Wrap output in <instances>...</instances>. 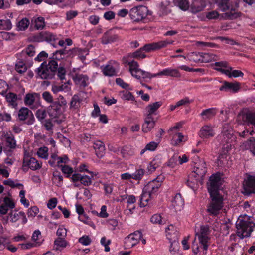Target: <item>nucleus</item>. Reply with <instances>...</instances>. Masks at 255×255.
I'll use <instances>...</instances> for the list:
<instances>
[{"mask_svg":"<svg viewBox=\"0 0 255 255\" xmlns=\"http://www.w3.org/2000/svg\"><path fill=\"white\" fill-rule=\"evenodd\" d=\"M78 242L83 245L87 246L91 244L92 241L88 236L84 235L79 239Z\"/></svg>","mask_w":255,"mask_h":255,"instance_id":"052dcab7","label":"nucleus"},{"mask_svg":"<svg viewBox=\"0 0 255 255\" xmlns=\"http://www.w3.org/2000/svg\"><path fill=\"white\" fill-rule=\"evenodd\" d=\"M56 36L53 33L46 31H42L33 36L32 40L34 42H51L55 40Z\"/></svg>","mask_w":255,"mask_h":255,"instance_id":"9d476101","label":"nucleus"},{"mask_svg":"<svg viewBox=\"0 0 255 255\" xmlns=\"http://www.w3.org/2000/svg\"><path fill=\"white\" fill-rule=\"evenodd\" d=\"M74 52V55H78L81 61H83L86 58V55L88 54L87 50L85 48L84 49H79L78 48H73Z\"/></svg>","mask_w":255,"mask_h":255,"instance_id":"58836bf2","label":"nucleus"},{"mask_svg":"<svg viewBox=\"0 0 255 255\" xmlns=\"http://www.w3.org/2000/svg\"><path fill=\"white\" fill-rule=\"evenodd\" d=\"M42 97L45 101L49 103L53 102V97L51 94L48 91H45L42 93Z\"/></svg>","mask_w":255,"mask_h":255,"instance_id":"69168bd1","label":"nucleus"},{"mask_svg":"<svg viewBox=\"0 0 255 255\" xmlns=\"http://www.w3.org/2000/svg\"><path fill=\"white\" fill-rule=\"evenodd\" d=\"M93 148L95 151V154L98 158H102L105 154V145L101 141H97L94 143Z\"/></svg>","mask_w":255,"mask_h":255,"instance_id":"412c9836","label":"nucleus"},{"mask_svg":"<svg viewBox=\"0 0 255 255\" xmlns=\"http://www.w3.org/2000/svg\"><path fill=\"white\" fill-rule=\"evenodd\" d=\"M119 37L117 34H112L110 31L105 33L102 38V43L107 44L116 42L118 40Z\"/></svg>","mask_w":255,"mask_h":255,"instance_id":"393cba45","label":"nucleus"},{"mask_svg":"<svg viewBox=\"0 0 255 255\" xmlns=\"http://www.w3.org/2000/svg\"><path fill=\"white\" fill-rule=\"evenodd\" d=\"M35 27L37 29H42L45 26L44 19L39 17L34 19Z\"/></svg>","mask_w":255,"mask_h":255,"instance_id":"864d4df0","label":"nucleus"},{"mask_svg":"<svg viewBox=\"0 0 255 255\" xmlns=\"http://www.w3.org/2000/svg\"><path fill=\"white\" fill-rule=\"evenodd\" d=\"M214 135L213 128L208 125L203 126L199 132V136L202 138H209Z\"/></svg>","mask_w":255,"mask_h":255,"instance_id":"a211bd4d","label":"nucleus"},{"mask_svg":"<svg viewBox=\"0 0 255 255\" xmlns=\"http://www.w3.org/2000/svg\"><path fill=\"white\" fill-rule=\"evenodd\" d=\"M12 27V24L9 19L0 20V29L8 30Z\"/></svg>","mask_w":255,"mask_h":255,"instance_id":"a18cd8bd","label":"nucleus"},{"mask_svg":"<svg viewBox=\"0 0 255 255\" xmlns=\"http://www.w3.org/2000/svg\"><path fill=\"white\" fill-rule=\"evenodd\" d=\"M155 124V121L154 120L153 117L146 116L142 125V131L145 133L149 132L154 128Z\"/></svg>","mask_w":255,"mask_h":255,"instance_id":"6ab92c4d","label":"nucleus"},{"mask_svg":"<svg viewBox=\"0 0 255 255\" xmlns=\"http://www.w3.org/2000/svg\"><path fill=\"white\" fill-rule=\"evenodd\" d=\"M152 194L147 190H145V187L143 189L142 193L140 197V206L145 207L148 203V201L151 198Z\"/></svg>","mask_w":255,"mask_h":255,"instance_id":"cd10ccee","label":"nucleus"},{"mask_svg":"<svg viewBox=\"0 0 255 255\" xmlns=\"http://www.w3.org/2000/svg\"><path fill=\"white\" fill-rule=\"evenodd\" d=\"M58 66L57 61L50 59L48 63L44 61L35 72L37 77L41 79H52L55 77Z\"/></svg>","mask_w":255,"mask_h":255,"instance_id":"f03ea898","label":"nucleus"},{"mask_svg":"<svg viewBox=\"0 0 255 255\" xmlns=\"http://www.w3.org/2000/svg\"><path fill=\"white\" fill-rule=\"evenodd\" d=\"M11 119V115L9 113L6 112L0 113V123L3 121L7 122H10Z\"/></svg>","mask_w":255,"mask_h":255,"instance_id":"e2e57ef3","label":"nucleus"},{"mask_svg":"<svg viewBox=\"0 0 255 255\" xmlns=\"http://www.w3.org/2000/svg\"><path fill=\"white\" fill-rule=\"evenodd\" d=\"M22 53L26 54L29 57L33 56L35 53V47L32 45H29Z\"/></svg>","mask_w":255,"mask_h":255,"instance_id":"4d7b16f0","label":"nucleus"},{"mask_svg":"<svg viewBox=\"0 0 255 255\" xmlns=\"http://www.w3.org/2000/svg\"><path fill=\"white\" fill-rule=\"evenodd\" d=\"M240 88V84L239 82L230 83L227 81H224L223 84L219 90L222 91H232L237 92Z\"/></svg>","mask_w":255,"mask_h":255,"instance_id":"dca6fc26","label":"nucleus"},{"mask_svg":"<svg viewBox=\"0 0 255 255\" xmlns=\"http://www.w3.org/2000/svg\"><path fill=\"white\" fill-rule=\"evenodd\" d=\"M23 166H28L33 170H37L41 167L40 164L34 158H29L28 156L25 155L23 160Z\"/></svg>","mask_w":255,"mask_h":255,"instance_id":"4468645a","label":"nucleus"},{"mask_svg":"<svg viewBox=\"0 0 255 255\" xmlns=\"http://www.w3.org/2000/svg\"><path fill=\"white\" fill-rule=\"evenodd\" d=\"M216 110L215 108L206 109L201 113V116L205 120L210 119L215 116L216 114Z\"/></svg>","mask_w":255,"mask_h":255,"instance_id":"2f4dec72","label":"nucleus"},{"mask_svg":"<svg viewBox=\"0 0 255 255\" xmlns=\"http://www.w3.org/2000/svg\"><path fill=\"white\" fill-rule=\"evenodd\" d=\"M8 209H13L15 207V203L9 198L5 197L3 199V203H2Z\"/></svg>","mask_w":255,"mask_h":255,"instance_id":"13d9d810","label":"nucleus"},{"mask_svg":"<svg viewBox=\"0 0 255 255\" xmlns=\"http://www.w3.org/2000/svg\"><path fill=\"white\" fill-rule=\"evenodd\" d=\"M173 41H160L158 42L152 43L145 44L141 47V50L145 52H150L151 51L160 49L165 47L168 44L173 43Z\"/></svg>","mask_w":255,"mask_h":255,"instance_id":"1a4fd4ad","label":"nucleus"},{"mask_svg":"<svg viewBox=\"0 0 255 255\" xmlns=\"http://www.w3.org/2000/svg\"><path fill=\"white\" fill-rule=\"evenodd\" d=\"M10 217V221L12 222H15L19 219V214H17L16 212L13 213V211H11L9 214L8 216L7 217L6 220H5V223H7L8 222V217Z\"/></svg>","mask_w":255,"mask_h":255,"instance_id":"680f3d73","label":"nucleus"},{"mask_svg":"<svg viewBox=\"0 0 255 255\" xmlns=\"http://www.w3.org/2000/svg\"><path fill=\"white\" fill-rule=\"evenodd\" d=\"M233 136V130L230 128L228 124H225L223 127V130L221 135L218 136L221 140L223 144L228 143Z\"/></svg>","mask_w":255,"mask_h":255,"instance_id":"9b49d317","label":"nucleus"},{"mask_svg":"<svg viewBox=\"0 0 255 255\" xmlns=\"http://www.w3.org/2000/svg\"><path fill=\"white\" fill-rule=\"evenodd\" d=\"M56 234L58 236V238H65L67 235V230L63 227H60L58 229Z\"/></svg>","mask_w":255,"mask_h":255,"instance_id":"338daca9","label":"nucleus"},{"mask_svg":"<svg viewBox=\"0 0 255 255\" xmlns=\"http://www.w3.org/2000/svg\"><path fill=\"white\" fill-rule=\"evenodd\" d=\"M145 174V170L143 169H136L135 172L132 174V179L136 180H141Z\"/></svg>","mask_w":255,"mask_h":255,"instance_id":"09e8293b","label":"nucleus"},{"mask_svg":"<svg viewBox=\"0 0 255 255\" xmlns=\"http://www.w3.org/2000/svg\"><path fill=\"white\" fill-rule=\"evenodd\" d=\"M162 102L158 101L148 105L145 109L147 111V116L149 117H153V115L155 114V112L162 106Z\"/></svg>","mask_w":255,"mask_h":255,"instance_id":"5701e85b","label":"nucleus"},{"mask_svg":"<svg viewBox=\"0 0 255 255\" xmlns=\"http://www.w3.org/2000/svg\"><path fill=\"white\" fill-rule=\"evenodd\" d=\"M210 232L211 231L209 225H202L200 227V232L196 233V236H209Z\"/></svg>","mask_w":255,"mask_h":255,"instance_id":"c03bdc74","label":"nucleus"},{"mask_svg":"<svg viewBox=\"0 0 255 255\" xmlns=\"http://www.w3.org/2000/svg\"><path fill=\"white\" fill-rule=\"evenodd\" d=\"M197 236L198 237L199 243L203 246L204 250L207 251L209 246L208 242L210 239L209 236Z\"/></svg>","mask_w":255,"mask_h":255,"instance_id":"49530a36","label":"nucleus"},{"mask_svg":"<svg viewBox=\"0 0 255 255\" xmlns=\"http://www.w3.org/2000/svg\"><path fill=\"white\" fill-rule=\"evenodd\" d=\"M62 107L56 102H53L48 108V113L50 117L53 118H58L62 114Z\"/></svg>","mask_w":255,"mask_h":255,"instance_id":"ddd939ff","label":"nucleus"},{"mask_svg":"<svg viewBox=\"0 0 255 255\" xmlns=\"http://www.w3.org/2000/svg\"><path fill=\"white\" fill-rule=\"evenodd\" d=\"M48 149L47 147H40L37 151V154L39 157L46 159L48 155Z\"/></svg>","mask_w":255,"mask_h":255,"instance_id":"603ef678","label":"nucleus"},{"mask_svg":"<svg viewBox=\"0 0 255 255\" xmlns=\"http://www.w3.org/2000/svg\"><path fill=\"white\" fill-rule=\"evenodd\" d=\"M29 24V21L26 18H23L18 23L17 27L19 30H24Z\"/></svg>","mask_w":255,"mask_h":255,"instance_id":"3c124183","label":"nucleus"},{"mask_svg":"<svg viewBox=\"0 0 255 255\" xmlns=\"http://www.w3.org/2000/svg\"><path fill=\"white\" fill-rule=\"evenodd\" d=\"M54 102H56L58 105L63 108H65L67 106V101L62 95H59L57 98V100L54 101Z\"/></svg>","mask_w":255,"mask_h":255,"instance_id":"0e129e2a","label":"nucleus"},{"mask_svg":"<svg viewBox=\"0 0 255 255\" xmlns=\"http://www.w3.org/2000/svg\"><path fill=\"white\" fill-rule=\"evenodd\" d=\"M228 1L229 0H221V2L220 3V8L222 11L230 10L225 13V17L229 19H235L240 17L241 13L236 12L234 8H230Z\"/></svg>","mask_w":255,"mask_h":255,"instance_id":"39448f33","label":"nucleus"},{"mask_svg":"<svg viewBox=\"0 0 255 255\" xmlns=\"http://www.w3.org/2000/svg\"><path fill=\"white\" fill-rule=\"evenodd\" d=\"M128 57L134 58L137 59H143L146 57L145 52L141 50V48L136 50L135 52L130 53Z\"/></svg>","mask_w":255,"mask_h":255,"instance_id":"a19ab883","label":"nucleus"},{"mask_svg":"<svg viewBox=\"0 0 255 255\" xmlns=\"http://www.w3.org/2000/svg\"><path fill=\"white\" fill-rule=\"evenodd\" d=\"M219 13L216 11H212L210 12H206L205 15L202 13L201 14L200 16H198L199 18L203 21L205 20V17L206 18L209 19H216L219 17Z\"/></svg>","mask_w":255,"mask_h":255,"instance_id":"4c0bfd02","label":"nucleus"},{"mask_svg":"<svg viewBox=\"0 0 255 255\" xmlns=\"http://www.w3.org/2000/svg\"><path fill=\"white\" fill-rule=\"evenodd\" d=\"M248 149L255 156V137H251L247 141Z\"/></svg>","mask_w":255,"mask_h":255,"instance_id":"79ce46f5","label":"nucleus"},{"mask_svg":"<svg viewBox=\"0 0 255 255\" xmlns=\"http://www.w3.org/2000/svg\"><path fill=\"white\" fill-rule=\"evenodd\" d=\"M56 73H57V76L60 79L63 80L65 78L66 70L63 67H57Z\"/></svg>","mask_w":255,"mask_h":255,"instance_id":"774afa93","label":"nucleus"},{"mask_svg":"<svg viewBox=\"0 0 255 255\" xmlns=\"http://www.w3.org/2000/svg\"><path fill=\"white\" fill-rule=\"evenodd\" d=\"M18 118L20 121L27 120L25 123L28 125H32L35 121L34 115L31 110L27 108L23 107L18 112Z\"/></svg>","mask_w":255,"mask_h":255,"instance_id":"0eeeda50","label":"nucleus"},{"mask_svg":"<svg viewBox=\"0 0 255 255\" xmlns=\"http://www.w3.org/2000/svg\"><path fill=\"white\" fill-rule=\"evenodd\" d=\"M15 69L17 72L22 73L26 71L27 67L23 62H19L15 65Z\"/></svg>","mask_w":255,"mask_h":255,"instance_id":"bf43d9fd","label":"nucleus"},{"mask_svg":"<svg viewBox=\"0 0 255 255\" xmlns=\"http://www.w3.org/2000/svg\"><path fill=\"white\" fill-rule=\"evenodd\" d=\"M208 55V54L203 53H197V52H191L189 53L186 56V58H187L189 60L191 61H193L194 62H199L200 61L203 62L204 60L203 58L205 56Z\"/></svg>","mask_w":255,"mask_h":255,"instance_id":"b1692460","label":"nucleus"},{"mask_svg":"<svg viewBox=\"0 0 255 255\" xmlns=\"http://www.w3.org/2000/svg\"><path fill=\"white\" fill-rule=\"evenodd\" d=\"M245 117L248 125H252L255 128V112H247L245 115Z\"/></svg>","mask_w":255,"mask_h":255,"instance_id":"72a5a7b5","label":"nucleus"},{"mask_svg":"<svg viewBox=\"0 0 255 255\" xmlns=\"http://www.w3.org/2000/svg\"><path fill=\"white\" fill-rule=\"evenodd\" d=\"M6 146L10 149H15L16 146V141L14 135L11 133H7L5 135Z\"/></svg>","mask_w":255,"mask_h":255,"instance_id":"c85d7f7f","label":"nucleus"},{"mask_svg":"<svg viewBox=\"0 0 255 255\" xmlns=\"http://www.w3.org/2000/svg\"><path fill=\"white\" fill-rule=\"evenodd\" d=\"M161 184L160 182H156L155 180H152L149 182L145 187V190H148L150 193H155L161 187Z\"/></svg>","mask_w":255,"mask_h":255,"instance_id":"bb28decb","label":"nucleus"},{"mask_svg":"<svg viewBox=\"0 0 255 255\" xmlns=\"http://www.w3.org/2000/svg\"><path fill=\"white\" fill-rule=\"evenodd\" d=\"M3 96L5 97V99L8 103V105L13 108H16L17 106V100L21 99L20 97H18L17 94L12 92L6 93Z\"/></svg>","mask_w":255,"mask_h":255,"instance_id":"aec40b11","label":"nucleus"},{"mask_svg":"<svg viewBox=\"0 0 255 255\" xmlns=\"http://www.w3.org/2000/svg\"><path fill=\"white\" fill-rule=\"evenodd\" d=\"M54 247L56 250L65 248L67 245V242L65 238H57L54 241Z\"/></svg>","mask_w":255,"mask_h":255,"instance_id":"e433bc0d","label":"nucleus"},{"mask_svg":"<svg viewBox=\"0 0 255 255\" xmlns=\"http://www.w3.org/2000/svg\"><path fill=\"white\" fill-rule=\"evenodd\" d=\"M9 89L8 85L5 81L0 79V93L2 95H4Z\"/></svg>","mask_w":255,"mask_h":255,"instance_id":"6e6d98bb","label":"nucleus"},{"mask_svg":"<svg viewBox=\"0 0 255 255\" xmlns=\"http://www.w3.org/2000/svg\"><path fill=\"white\" fill-rule=\"evenodd\" d=\"M207 171L206 164L205 161H200L195 163L194 167V172L198 178H202Z\"/></svg>","mask_w":255,"mask_h":255,"instance_id":"2eb2a0df","label":"nucleus"},{"mask_svg":"<svg viewBox=\"0 0 255 255\" xmlns=\"http://www.w3.org/2000/svg\"><path fill=\"white\" fill-rule=\"evenodd\" d=\"M75 84L85 88L88 86L89 78L86 75L76 74L73 78Z\"/></svg>","mask_w":255,"mask_h":255,"instance_id":"f3484780","label":"nucleus"},{"mask_svg":"<svg viewBox=\"0 0 255 255\" xmlns=\"http://www.w3.org/2000/svg\"><path fill=\"white\" fill-rule=\"evenodd\" d=\"M82 101V99L78 95H74L71 99L70 103V109H76L80 106V104Z\"/></svg>","mask_w":255,"mask_h":255,"instance_id":"f704fd0d","label":"nucleus"},{"mask_svg":"<svg viewBox=\"0 0 255 255\" xmlns=\"http://www.w3.org/2000/svg\"><path fill=\"white\" fill-rule=\"evenodd\" d=\"M64 50L63 49L57 50L53 54V56L49 59H53L54 60H60V59H63L64 57Z\"/></svg>","mask_w":255,"mask_h":255,"instance_id":"de8ad7c7","label":"nucleus"},{"mask_svg":"<svg viewBox=\"0 0 255 255\" xmlns=\"http://www.w3.org/2000/svg\"><path fill=\"white\" fill-rule=\"evenodd\" d=\"M205 7V0H193L190 6V11L193 14H197L203 11Z\"/></svg>","mask_w":255,"mask_h":255,"instance_id":"f8f14e48","label":"nucleus"},{"mask_svg":"<svg viewBox=\"0 0 255 255\" xmlns=\"http://www.w3.org/2000/svg\"><path fill=\"white\" fill-rule=\"evenodd\" d=\"M174 228V226L172 225H171L169 226L168 227L166 228V232L167 233V238L170 240L171 242V247H170V251H172L171 250V247L173 243H176L177 240H178V233H175V235L174 237L172 238L171 236V233L170 232H168V230H173Z\"/></svg>","mask_w":255,"mask_h":255,"instance_id":"473e14b6","label":"nucleus"},{"mask_svg":"<svg viewBox=\"0 0 255 255\" xmlns=\"http://www.w3.org/2000/svg\"><path fill=\"white\" fill-rule=\"evenodd\" d=\"M40 95L38 93H28L24 98V102L26 105H31L33 104L36 98H39Z\"/></svg>","mask_w":255,"mask_h":255,"instance_id":"7c9ffc66","label":"nucleus"},{"mask_svg":"<svg viewBox=\"0 0 255 255\" xmlns=\"http://www.w3.org/2000/svg\"><path fill=\"white\" fill-rule=\"evenodd\" d=\"M172 202V206L176 211H180L184 205V199L180 193L176 194Z\"/></svg>","mask_w":255,"mask_h":255,"instance_id":"4be33fe9","label":"nucleus"},{"mask_svg":"<svg viewBox=\"0 0 255 255\" xmlns=\"http://www.w3.org/2000/svg\"><path fill=\"white\" fill-rule=\"evenodd\" d=\"M128 65L129 66V71L134 77H135V74H137L138 70H141L139 68L138 62L134 60L129 62Z\"/></svg>","mask_w":255,"mask_h":255,"instance_id":"c9c22d12","label":"nucleus"},{"mask_svg":"<svg viewBox=\"0 0 255 255\" xmlns=\"http://www.w3.org/2000/svg\"><path fill=\"white\" fill-rule=\"evenodd\" d=\"M148 11V9L146 6L141 5L132 8L130 10L129 15L134 21L138 22L146 17Z\"/></svg>","mask_w":255,"mask_h":255,"instance_id":"20e7f679","label":"nucleus"},{"mask_svg":"<svg viewBox=\"0 0 255 255\" xmlns=\"http://www.w3.org/2000/svg\"><path fill=\"white\" fill-rule=\"evenodd\" d=\"M137 74H135V77L140 79L142 77L143 79L148 78L150 79L152 77L157 76V74H151L150 73L143 71L142 70H138Z\"/></svg>","mask_w":255,"mask_h":255,"instance_id":"ea45409f","label":"nucleus"},{"mask_svg":"<svg viewBox=\"0 0 255 255\" xmlns=\"http://www.w3.org/2000/svg\"><path fill=\"white\" fill-rule=\"evenodd\" d=\"M237 234L241 239L250 236L255 223L249 217L239 219L236 222Z\"/></svg>","mask_w":255,"mask_h":255,"instance_id":"7ed1b4c3","label":"nucleus"},{"mask_svg":"<svg viewBox=\"0 0 255 255\" xmlns=\"http://www.w3.org/2000/svg\"><path fill=\"white\" fill-rule=\"evenodd\" d=\"M103 74L106 76H113L116 75L115 69L113 66L107 65L103 69Z\"/></svg>","mask_w":255,"mask_h":255,"instance_id":"37998d69","label":"nucleus"},{"mask_svg":"<svg viewBox=\"0 0 255 255\" xmlns=\"http://www.w3.org/2000/svg\"><path fill=\"white\" fill-rule=\"evenodd\" d=\"M173 3L183 11H186L189 8L188 0H173Z\"/></svg>","mask_w":255,"mask_h":255,"instance_id":"c756f323","label":"nucleus"},{"mask_svg":"<svg viewBox=\"0 0 255 255\" xmlns=\"http://www.w3.org/2000/svg\"><path fill=\"white\" fill-rule=\"evenodd\" d=\"M184 136L181 133H177L175 134L172 140V144L174 145H177L183 141Z\"/></svg>","mask_w":255,"mask_h":255,"instance_id":"8fccbe9b","label":"nucleus"},{"mask_svg":"<svg viewBox=\"0 0 255 255\" xmlns=\"http://www.w3.org/2000/svg\"><path fill=\"white\" fill-rule=\"evenodd\" d=\"M163 75L178 77H180V73L177 69L167 68L157 73V76Z\"/></svg>","mask_w":255,"mask_h":255,"instance_id":"a878e982","label":"nucleus"},{"mask_svg":"<svg viewBox=\"0 0 255 255\" xmlns=\"http://www.w3.org/2000/svg\"><path fill=\"white\" fill-rule=\"evenodd\" d=\"M221 177L219 174H213L209 179L208 190L211 201L208 206L207 211L210 214L217 216L223 207V197L219 193Z\"/></svg>","mask_w":255,"mask_h":255,"instance_id":"f257e3e1","label":"nucleus"},{"mask_svg":"<svg viewBox=\"0 0 255 255\" xmlns=\"http://www.w3.org/2000/svg\"><path fill=\"white\" fill-rule=\"evenodd\" d=\"M142 237V234L140 231H136L133 233L129 234L125 238L124 244L126 248H130L136 245L141 238Z\"/></svg>","mask_w":255,"mask_h":255,"instance_id":"6e6552de","label":"nucleus"},{"mask_svg":"<svg viewBox=\"0 0 255 255\" xmlns=\"http://www.w3.org/2000/svg\"><path fill=\"white\" fill-rule=\"evenodd\" d=\"M178 159V156L174 155L166 163L167 166L172 168H174L177 165Z\"/></svg>","mask_w":255,"mask_h":255,"instance_id":"5fc2aeb1","label":"nucleus"},{"mask_svg":"<svg viewBox=\"0 0 255 255\" xmlns=\"http://www.w3.org/2000/svg\"><path fill=\"white\" fill-rule=\"evenodd\" d=\"M243 186L244 195L249 196L252 193L255 194V176L248 175L244 179Z\"/></svg>","mask_w":255,"mask_h":255,"instance_id":"423d86ee","label":"nucleus"}]
</instances>
